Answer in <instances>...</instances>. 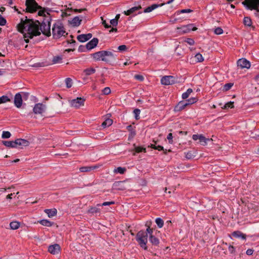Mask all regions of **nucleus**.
Here are the masks:
<instances>
[{
	"instance_id": "nucleus-1",
	"label": "nucleus",
	"mask_w": 259,
	"mask_h": 259,
	"mask_svg": "<svg viewBox=\"0 0 259 259\" xmlns=\"http://www.w3.org/2000/svg\"><path fill=\"white\" fill-rule=\"evenodd\" d=\"M50 18L46 19L40 25V22L33 19L28 18L27 16L20 19V22L17 25V30L23 34L26 43L29 42V39L39 36L42 33L47 36H50Z\"/></svg>"
},
{
	"instance_id": "nucleus-2",
	"label": "nucleus",
	"mask_w": 259,
	"mask_h": 259,
	"mask_svg": "<svg viewBox=\"0 0 259 259\" xmlns=\"http://www.w3.org/2000/svg\"><path fill=\"white\" fill-rule=\"evenodd\" d=\"M91 55L95 61H102L110 65H112V63L116 58V55L111 52L104 50L95 52Z\"/></svg>"
},
{
	"instance_id": "nucleus-3",
	"label": "nucleus",
	"mask_w": 259,
	"mask_h": 259,
	"mask_svg": "<svg viewBox=\"0 0 259 259\" xmlns=\"http://www.w3.org/2000/svg\"><path fill=\"white\" fill-rule=\"evenodd\" d=\"M136 240L141 248L145 250L148 249L146 245L148 242L147 233L143 230L139 231L136 234Z\"/></svg>"
},
{
	"instance_id": "nucleus-4",
	"label": "nucleus",
	"mask_w": 259,
	"mask_h": 259,
	"mask_svg": "<svg viewBox=\"0 0 259 259\" xmlns=\"http://www.w3.org/2000/svg\"><path fill=\"white\" fill-rule=\"evenodd\" d=\"M25 6L26 12L30 13H35L42 8V7L39 6L35 0H26Z\"/></svg>"
},
{
	"instance_id": "nucleus-5",
	"label": "nucleus",
	"mask_w": 259,
	"mask_h": 259,
	"mask_svg": "<svg viewBox=\"0 0 259 259\" xmlns=\"http://www.w3.org/2000/svg\"><path fill=\"white\" fill-rule=\"evenodd\" d=\"M64 27L62 23H55L52 28V33L54 38H59L65 33Z\"/></svg>"
},
{
	"instance_id": "nucleus-6",
	"label": "nucleus",
	"mask_w": 259,
	"mask_h": 259,
	"mask_svg": "<svg viewBox=\"0 0 259 259\" xmlns=\"http://www.w3.org/2000/svg\"><path fill=\"white\" fill-rule=\"evenodd\" d=\"M52 10L49 8H44L42 7L41 9H40V10L38 11L37 13V15L39 16H42L44 17L43 20L40 22V25L42 24L44 21L46 19L50 18V25H51L52 22V17L50 14V12H52Z\"/></svg>"
},
{
	"instance_id": "nucleus-7",
	"label": "nucleus",
	"mask_w": 259,
	"mask_h": 259,
	"mask_svg": "<svg viewBox=\"0 0 259 259\" xmlns=\"http://www.w3.org/2000/svg\"><path fill=\"white\" fill-rule=\"evenodd\" d=\"M160 81L162 84L168 85L176 83L177 79L174 76H164L161 78Z\"/></svg>"
},
{
	"instance_id": "nucleus-8",
	"label": "nucleus",
	"mask_w": 259,
	"mask_h": 259,
	"mask_svg": "<svg viewBox=\"0 0 259 259\" xmlns=\"http://www.w3.org/2000/svg\"><path fill=\"white\" fill-rule=\"evenodd\" d=\"M46 105L42 103H37L33 108V112L36 114H41L45 111Z\"/></svg>"
},
{
	"instance_id": "nucleus-9",
	"label": "nucleus",
	"mask_w": 259,
	"mask_h": 259,
	"mask_svg": "<svg viewBox=\"0 0 259 259\" xmlns=\"http://www.w3.org/2000/svg\"><path fill=\"white\" fill-rule=\"evenodd\" d=\"M85 99L81 97H77L76 99L71 101V105L75 108H79L81 106L84 105Z\"/></svg>"
},
{
	"instance_id": "nucleus-10",
	"label": "nucleus",
	"mask_w": 259,
	"mask_h": 259,
	"mask_svg": "<svg viewBox=\"0 0 259 259\" xmlns=\"http://www.w3.org/2000/svg\"><path fill=\"white\" fill-rule=\"evenodd\" d=\"M237 66L241 69H248L250 67V63L245 58H241L238 60Z\"/></svg>"
},
{
	"instance_id": "nucleus-11",
	"label": "nucleus",
	"mask_w": 259,
	"mask_h": 259,
	"mask_svg": "<svg viewBox=\"0 0 259 259\" xmlns=\"http://www.w3.org/2000/svg\"><path fill=\"white\" fill-rule=\"evenodd\" d=\"M192 139L194 141L198 140V143L203 146L207 144V141L209 140V139L205 138L202 135H193Z\"/></svg>"
},
{
	"instance_id": "nucleus-12",
	"label": "nucleus",
	"mask_w": 259,
	"mask_h": 259,
	"mask_svg": "<svg viewBox=\"0 0 259 259\" xmlns=\"http://www.w3.org/2000/svg\"><path fill=\"white\" fill-rule=\"evenodd\" d=\"M23 103V99L22 98L21 94L20 93H17L14 97V104L15 106L18 108H20L21 107Z\"/></svg>"
},
{
	"instance_id": "nucleus-13",
	"label": "nucleus",
	"mask_w": 259,
	"mask_h": 259,
	"mask_svg": "<svg viewBox=\"0 0 259 259\" xmlns=\"http://www.w3.org/2000/svg\"><path fill=\"white\" fill-rule=\"evenodd\" d=\"M15 147L17 148L18 146H28L30 143L29 142L25 139H17L14 141Z\"/></svg>"
},
{
	"instance_id": "nucleus-14",
	"label": "nucleus",
	"mask_w": 259,
	"mask_h": 259,
	"mask_svg": "<svg viewBox=\"0 0 259 259\" xmlns=\"http://www.w3.org/2000/svg\"><path fill=\"white\" fill-rule=\"evenodd\" d=\"M61 249L60 246L58 244L51 245L48 247V251L53 254H58Z\"/></svg>"
},
{
	"instance_id": "nucleus-15",
	"label": "nucleus",
	"mask_w": 259,
	"mask_h": 259,
	"mask_svg": "<svg viewBox=\"0 0 259 259\" xmlns=\"http://www.w3.org/2000/svg\"><path fill=\"white\" fill-rule=\"evenodd\" d=\"M188 106V103L186 101H182L179 102V103L175 106L174 108V111L179 112L184 110L187 106Z\"/></svg>"
},
{
	"instance_id": "nucleus-16",
	"label": "nucleus",
	"mask_w": 259,
	"mask_h": 259,
	"mask_svg": "<svg viewBox=\"0 0 259 259\" xmlns=\"http://www.w3.org/2000/svg\"><path fill=\"white\" fill-rule=\"evenodd\" d=\"M99 39L97 38H93L86 44V48L88 50H91L95 48L98 45Z\"/></svg>"
},
{
	"instance_id": "nucleus-17",
	"label": "nucleus",
	"mask_w": 259,
	"mask_h": 259,
	"mask_svg": "<svg viewBox=\"0 0 259 259\" xmlns=\"http://www.w3.org/2000/svg\"><path fill=\"white\" fill-rule=\"evenodd\" d=\"M92 34L89 33L88 34H82L79 35L77 36V39L79 41L83 42L89 40L90 38H92Z\"/></svg>"
},
{
	"instance_id": "nucleus-18",
	"label": "nucleus",
	"mask_w": 259,
	"mask_h": 259,
	"mask_svg": "<svg viewBox=\"0 0 259 259\" xmlns=\"http://www.w3.org/2000/svg\"><path fill=\"white\" fill-rule=\"evenodd\" d=\"M82 18H83L82 16H75L70 22V23L73 27H78L81 24V22L82 21V20H81Z\"/></svg>"
},
{
	"instance_id": "nucleus-19",
	"label": "nucleus",
	"mask_w": 259,
	"mask_h": 259,
	"mask_svg": "<svg viewBox=\"0 0 259 259\" xmlns=\"http://www.w3.org/2000/svg\"><path fill=\"white\" fill-rule=\"evenodd\" d=\"M125 181H116L113 183V186L118 190H125L126 188L123 185Z\"/></svg>"
},
{
	"instance_id": "nucleus-20",
	"label": "nucleus",
	"mask_w": 259,
	"mask_h": 259,
	"mask_svg": "<svg viewBox=\"0 0 259 259\" xmlns=\"http://www.w3.org/2000/svg\"><path fill=\"white\" fill-rule=\"evenodd\" d=\"M141 9H142V7L141 6L134 7L130 9L129 10H128L126 11H124L123 13L124 14V15H125L126 16H129Z\"/></svg>"
},
{
	"instance_id": "nucleus-21",
	"label": "nucleus",
	"mask_w": 259,
	"mask_h": 259,
	"mask_svg": "<svg viewBox=\"0 0 259 259\" xmlns=\"http://www.w3.org/2000/svg\"><path fill=\"white\" fill-rule=\"evenodd\" d=\"M44 211L48 214L49 218L53 217L56 215L57 213V210L56 208L46 209Z\"/></svg>"
},
{
	"instance_id": "nucleus-22",
	"label": "nucleus",
	"mask_w": 259,
	"mask_h": 259,
	"mask_svg": "<svg viewBox=\"0 0 259 259\" xmlns=\"http://www.w3.org/2000/svg\"><path fill=\"white\" fill-rule=\"evenodd\" d=\"M253 0H244L242 2V4L248 10H252V7Z\"/></svg>"
},
{
	"instance_id": "nucleus-23",
	"label": "nucleus",
	"mask_w": 259,
	"mask_h": 259,
	"mask_svg": "<svg viewBox=\"0 0 259 259\" xmlns=\"http://www.w3.org/2000/svg\"><path fill=\"white\" fill-rule=\"evenodd\" d=\"M99 166L97 165L82 166L79 168V170L81 172H89L93 170H94L95 169L97 168Z\"/></svg>"
},
{
	"instance_id": "nucleus-24",
	"label": "nucleus",
	"mask_w": 259,
	"mask_h": 259,
	"mask_svg": "<svg viewBox=\"0 0 259 259\" xmlns=\"http://www.w3.org/2000/svg\"><path fill=\"white\" fill-rule=\"evenodd\" d=\"M126 129L130 132L128 136V140L131 138H133L136 135V132L134 127L132 125H129L126 126Z\"/></svg>"
},
{
	"instance_id": "nucleus-25",
	"label": "nucleus",
	"mask_w": 259,
	"mask_h": 259,
	"mask_svg": "<svg viewBox=\"0 0 259 259\" xmlns=\"http://www.w3.org/2000/svg\"><path fill=\"white\" fill-rule=\"evenodd\" d=\"M134 148L131 150V152L135 151L136 153H139L141 152H146V149L145 148L141 146H137L136 144H134Z\"/></svg>"
},
{
	"instance_id": "nucleus-26",
	"label": "nucleus",
	"mask_w": 259,
	"mask_h": 259,
	"mask_svg": "<svg viewBox=\"0 0 259 259\" xmlns=\"http://www.w3.org/2000/svg\"><path fill=\"white\" fill-rule=\"evenodd\" d=\"M10 95V97H9L7 95H4L2 97H0V104L8 102H11V100L12 99V95Z\"/></svg>"
},
{
	"instance_id": "nucleus-27",
	"label": "nucleus",
	"mask_w": 259,
	"mask_h": 259,
	"mask_svg": "<svg viewBox=\"0 0 259 259\" xmlns=\"http://www.w3.org/2000/svg\"><path fill=\"white\" fill-rule=\"evenodd\" d=\"M149 241L153 245L158 246L159 244V240L154 235L149 236Z\"/></svg>"
},
{
	"instance_id": "nucleus-28",
	"label": "nucleus",
	"mask_w": 259,
	"mask_h": 259,
	"mask_svg": "<svg viewBox=\"0 0 259 259\" xmlns=\"http://www.w3.org/2000/svg\"><path fill=\"white\" fill-rule=\"evenodd\" d=\"M232 236L236 238H241V239L245 240L246 239L245 234L242 233L240 231H234L232 233Z\"/></svg>"
},
{
	"instance_id": "nucleus-29",
	"label": "nucleus",
	"mask_w": 259,
	"mask_h": 259,
	"mask_svg": "<svg viewBox=\"0 0 259 259\" xmlns=\"http://www.w3.org/2000/svg\"><path fill=\"white\" fill-rule=\"evenodd\" d=\"M41 225L47 227H51L54 224V222H52L48 220H41L38 222Z\"/></svg>"
},
{
	"instance_id": "nucleus-30",
	"label": "nucleus",
	"mask_w": 259,
	"mask_h": 259,
	"mask_svg": "<svg viewBox=\"0 0 259 259\" xmlns=\"http://www.w3.org/2000/svg\"><path fill=\"white\" fill-rule=\"evenodd\" d=\"M149 147H150L152 149H155V150H157L159 151H163V153L164 154H166L167 153V150L165 149L164 150L163 147L160 145H158V146H156L154 144H151L150 146H148Z\"/></svg>"
},
{
	"instance_id": "nucleus-31",
	"label": "nucleus",
	"mask_w": 259,
	"mask_h": 259,
	"mask_svg": "<svg viewBox=\"0 0 259 259\" xmlns=\"http://www.w3.org/2000/svg\"><path fill=\"white\" fill-rule=\"evenodd\" d=\"M2 143L7 147L9 148H15L14 141H2Z\"/></svg>"
},
{
	"instance_id": "nucleus-32",
	"label": "nucleus",
	"mask_w": 259,
	"mask_h": 259,
	"mask_svg": "<svg viewBox=\"0 0 259 259\" xmlns=\"http://www.w3.org/2000/svg\"><path fill=\"white\" fill-rule=\"evenodd\" d=\"M113 123V121L111 119L107 118L101 124V126L103 128L110 126Z\"/></svg>"
},
{
	"instance_id": "nucleus-33",
	"label": "nucleus",
	"mask_w": 259,
	"mask_h": 259,
	"mask_svg": "<svg viewBox=\"0 0 259 259\" xmlns=\"http://www.w3.org/2000/svg\"><path fill=\"white\" fill-rule=\"evenodd\" d=\"M96 72V69L94 68H88L84 70L83 72L86 75H90Z\"/></svg>"
},
{
	"instance_id": "nucleus-34",
	"label": "nucleus",
	"mask_w": 259,
	"mask_h": 259,
	"mask_svg": "<svg viewBox=\"0 0 259 259\" xmlns=\"http://www.w3.org/2000/svg\"><path fill=\"white\" fill-rule=\"evenodd\" d=\"M11 229L13 230H16L20 227V223L17 221L12 222L10 224Z\"/></svg>"
},
{
	"instance_id": "nucleus-35",
	"label": "nucleus",
	"mask_w": 259,
	"mask_h": 259,
	"mask_svg": "<svg viewBox=\"0 0 259 259\" xmlns=\"http://www.w3.org/2000/svg\"><path fill=\"white\" fill-rule=\"evenodd\" d=\"M243 24L247 26L252 25V21L249 17H245L243 19Z\"/></svg>"
},
{
	"instance_id": "nucleus-36",
	"label": "nucleus",
	"mask_w": 259,
	"mask_h": 259,
	"mask_svg": "<svg viewBox=\"0 0 259 259\" xmlns=\"http://www.w3.org/2000/svg\"><path fill=\"white\" fill-rule=\"evenodd\" d=\"M126 170V169L125 167H118L117 168H115L113 171L116 174L119 173L120 174H124Z\"/></svg>"
},
{
	"instance_id": "nucleus-37",
	"label": "nucleus",
	"mask_w": 259,
	"mask_h": 259,
	"mask_svg": "<svg viewBox=\"0 0 259 259\" xmlns=\"http://www.w3.org/2000/svg\"><path fill=\"white\" fill-rule=\"evenodd\" d=\"M193 10L190 9H182L176 12L175 15L178 16L182 13H191L192 12Z\"/></svg>"
},
{
	"instance_id": "nucleus-38",
	"label": "nucleus",
	"mask_w": 259,
	"mask_h": 259,
	"mask_svg": "<svg viewBox=\"0 0 259 259\" xmlns=\"http://www.w3.org/2000/svg\"><path fill=\"white\" fill-rule=\"evenodd\" d=\"M100 209L97 207H92L88 210V212L92 214L100 213Z\"/></svg>"
},
{
	"instance_id": "nucleus-39",
	"label": "nucleus",
	"mask_w": 259,
	"mask_h": 259,
	"mask_svg": "<svg viewBox=\"0 0 259 259\" xmlns=\"http://www.w3.org/2000/svg\"><path fill=\"white\" fill-rule=\"evenodd\" d=\"M252 7V10H254L256 11V12H259V0H253Z\"/></svg>"
},
{
	"instance_id": "nucleus-40",
	"label": "nucleus",
	"mask_w": 259,
	"mask_h": 259,
	"mask_svg": "<svg viewBox=\"0 0 259 259\" xmlns=\"http://www.w3.org/2000/svg\"><path fill=\"white\" fill-rule=\"evenodd\" d=\"M155 223L159 228H161L164 225V222L162 219L157 218L155 220Z\"/></svg>"
},
{
	"instance_id": "nucleus-41",
	"label": "nucleus",
	"mask_w": 259,
	"mask_h": 259,
	"mask_svg": "<svg viewBox=\"0 0 259 259\" xmlns=\"http://www.w3.org/2000/svg\"><path fill=\"white\" fill-rule=\"evenodd\" d=\"M192 92V89L190 88L188 89L186 92L183 93L182 95V98L183 99H186L187 98H188V97Z\"/></svg>"
},
{
	"instance_id": "nucleus-42",
	"label": "nucleus",
	"mask_w": 259,
	"mask_h": 259,
	"mask_svg": "<svg viewBox=\"0 0 259 259\" xmlns=\"http://www.w3.org/2000/svg\"><path fill=\"white\" fill-rule=\"evenodd\" d=\"M62 60V57L61 56H54L52 60L53 64L61 63Z\"/></svg>"
},
{
	"instance_id": "nucleus-43",
	"label": "nucleus",
	"mask_w": 259,
	"mask_h": 259,
	"mask_svg": "<svg viewBox=\"0 0 259 259\" xmlns=\"http://www.w3.org/2000/svg\"><path fill=\"white\" fill-rule=\"evenodd\" d=\"M213 31H214V34H217V35H220L223 33V30L220 27H216L215 26Z\"/></svg>"
},
{
	"instance_id": "nucleus-44",
	"label": "nucleus",
	"mask_w": 259,
	"mask_h": 259,
	"mask_svg": "<svg viewBox=\"0 0 259 259\" xmlns=\"http://www.w3.org/2000/svg\"><path fill=\"white\" fill-rule=\"evenodd\" d=\"M11 136V134L9 131H4L2 135V138L8 139Z\"/></svg>"
},
{
	"instance_id": "nucleus-45",
	"label": "nucleus",
	"mask_w": 259,
	"mask_h": 259,
	"mask_svg": "<svg viewBox=\"0 0 259 259\" xmlns=\"http://www.w3.org/2000/svg\"><path fill=\"white\" fill-rule=\"evenodd\" d=\"M65 83L67 88H70L72 85V80L70 78H66L65 79Z\"/></svg>"
},
{
	"instance_id": "nucleus-46",
	"label": "nucleus",
	"mask_w": 259,
	"mask_h": 259,
	"mask_svg": "<svg viewBox=\"0 0 259 259\" xmlns=\"http://www.w3.org/2000/svg\"><path fill=\"white\" fill-rule=\"evenodd\" d=\"M233 85V83L229 82L225 84L223 87V90L225 91H229Z\"/></svg>"
},
{
	"instance_id": "nucleus-47",
	"label": "nucleus",
	"mask_w": 259,
	"mask_h": 259,
	"mask_svg": "<svg viewBox=\"0 0 259 259\" xmlns=\"http://www.w3.org/2000/svg\"><path fill=\"white\" fill-rule=\"evenodd\" d=\"M68 10L69 11L73 12L74 13H81L84 11H86L87 9L85 8L77 9H73V8H69Z\"/></svg>"
},
{
	"instance_id": "nucleus-48",
	"label": "nucleus",
	"mask_w": 259,
	"mask_h": 259,
	"mask_svg": "<svg viewBox=\"0 0 259 259\" xmlns=\"http://www.w3.org/2000/svg\"><path fill=\"white\" fill-rule=\"evenodd\" d=\"M141 111L139 109H135L134 110V113L135 115V118L136 120H138L140 119V114Z\"/></svg>"
},
{
	"instance_id": "nucleus-49",
	"label": "nucleus",
	"mask_w": 259,
	"mask_h": 259,
	"mask_svg": "<svg viewBox=\"0 0 259 259\" xmlns=\"http://www.w3.org/2000/svg\"><path fill=\"white\" fill-rule=\"evenodd\" d=\"M195 58L197 62H202L203 60V58L201 54L200 53H197L195 56Z\"/></svg>"
},
{
	"instance_id": "nucleus-50",
	"label": "nucleus",
	"mask_w": 259,
	"mask_h": 259,
	"mask_svg": "<svg viewBox=\"0 0 259 259\" xmlns=\"http://www.w3.org/2000/svg\"><path fill=\"white\" fill-rule=\"evenodd\" d=\"M186 102L188 103V106L196 103L197 101V99L196 98H191L189 99L186 100Z\"/></svg>"
},
{
	"instance_id": "nucleus-51",
	"label": "nucleus",
	"mask_w": 259,
	"mask_h": 259,
	"mask_svg": "<svg viewBox=\"0 0 259 259\" xmlns=\"http://www.w3.org/2000/svg\"><path fill=\"white\" fill-rule=\"evenodd\" d=\"M154 229L155 228H147L146 230L145 231V232H146L147 233V236H148L149 235V237L151 235H153V233Z\"/></svg>"
},
{
	"instance_id": "nucleus-52",
	"label": "nucleus",
	"mask_w": 259,
	"mask_h": 259,
	"mask_svg": "<svg viewBox=\"0 0 259 259\" xmlns=\"http://www.w3.org/2000/svg\"><path fill=\"white\" fill-rule=\"evenodd\" d=\"M234 107V102H229L225 104L224 106V109L233 108Z\"/></svg>"
},
{
	"instance_id": "nucleus-53",
	"label": "nucleus",
	"mask_w": 259,
	"mask_h": 259,
	"mask_svg": "<svg viewBox=\"0 0 259 259\" xmlns=\"http://www.w3.org/2000/svg\"><path fill=\"white\" fill-rule=\"evenodd\" d=\"M20 93V94H21L22 98L23 100H27L28 99L29 96V93L24 92H21Z\"/></svg>"
},
{
	"instance_id": "nucleus-54",
	"label": "nucleus",
	"mask_w": 259,
	"mask_h": 259,
	"mask_svg": "<svg viewBox=\"0 0 259 259\" xmlns=\"http://www.w3.org/2000/svg\"><path fill=\"white\" fill-rule=\"evenodd\" d=\"M164 5H165V3H161L160 4H154L150 6H151L152 10L153 11V10L156 9V8H158L159 7L163 6Z\"/></svg>"
},
{
	"instance_id": "nucleus-55",
	"label": "nucleus",
	"mask_w": 259,
	"mask_h": 259,
	"mask_svg": "<svg viewBox=\"0 0 259 259\" xmlns=\"http://www.w3.org/2000/svg\"><path fill=\"white\" fill-rule=\"evenodd\" d=\"M111 93V90L109 87H106L102 90V94L105 95H108Z\"/></svg>"
},
{
	"instance_id": "nucleus-56",
	"label": "nucleus",
	"mask_w": 259,
	"mask_h": 259,
	"mask_svg": "<svg viewBox=\"0 0 259 259\" xmlns=\"http://www.w3.org/2000/svg\"><path fill=\"white\" fill-rule=\"evenodd\" d=\"M186 26L188 28L189 32H190L191 30L195 31L197 29L195 26H194V24H190Z\"/></svg>"
},
{
	"instance_id": "nucleus-57",
	"label": "nucleus",
	"mask_w": 259,
	"mask_h": 259,
	"mask_svg": "<svg viewBox=\"0 0 259 259\" xmlns=\"http://www.w3.org/2000/svg\"><path fill=\"white\" fill-rule=\"evenodd\" d=\"M7 23L6 19L0 15V26H5Z\"/></svg>"
},
{
	"instance_id": "nucleus-58",
	"label": "nucleus",
	"mask_w": 259,
	"mask_h": 259,
	"mask_svg": "<svg viewBox=\"0 0 259 259\" xmlns=\"http://www.w3.org/2000/svg\"><path fill=\"white\" fill-rule=\"evenodd\" d=\"M185 42L188 43L189 45L192 46L194 44L195 41L193 39L191 38H187L185 40Z\"/></svg>"
},
{
	"instance_id": "nucleus-59",
	"label": "nucleus",
	"mask_w": 259,
	"mask_h": 259,
	"mask_svg": "<svg viewBox=\"0 0 259 259\" xmlns=\"http://www.w3.org/2000/svg\"><path fill=\"white\" fill-rule=\"evenodd\" d=\"M87 50H88L86 48V46H84L83 45H80L79 46L78 49V51L79 52H86Z\"/></svg>"
},
{
	"instance_id": "nucleus-60",
	"label": "nucleus",
	"mask_w": 259,
	"mask_h": 259,
	"mask_svg": "<svg viewBox=\"0 0 259 259\" xmlns=\"http://www.w3.org/2000/svg\"><path fill=\"white\" fill-rule=\"evenodd\" d=\"M117 49L119 51L123 52V51H125L127 49V47L124 45H120V46H118Z\"/></svg>"
},
{
	"instance_id": "nucleus-61",
	"label": "nucleus",
	"mask_w": 259,
	"mask_h": 259,
	"mask_svg": "<svg viewBox=\"0 0 259 259\" xmlns=\"http://www.w3.org/2000/svg\"><path fill=\"white\" fill-rule=\"evenodd\" d=\"M180 29L181 30V31L184 33H188L189 32V30L188 29V28L187 27L186 25L185 26H183V27H182L181 28H180Z\"/></svg>"
},
{
	"instance_id": "nucleus-62",
	"label": "nucleus",
	"mask_w": 259,
	"mask_h": 259,
	"mask_svg": "<svg viewBox=\"0 0 259 259\" xmlns=\"http://www.w3.org/2000/svg\"><path fill=\"white\" fill-rule=\"evenodd\" d=\"M110 23L113 26H116L118 24V22L117 21L116 19H111L110 21Z\"/></svg>"
},
{
	"instance_id": "nucleus-63",
	"label": "nucleus",
	"mask_w": 259,
	"mask_h": 259,
	"mask_svg": "<svg viewBox=\"0 0 259 259\" xmlns=\"http://www.w3.org/2000/svg\"><path fill=\"white\" fill-rule=\"evenodd\" d=\"M172 134L171 133H169L167 136V139L168 140L169 143L171 144L172 143Z\"/></svg>"
},
{
	"instance_id": "nucleus-64",
	"label": "nucleus",
	"mask_w": 259,
	"mask_h": 259,
	"mask_svg": "<svg viewBox=\"0 0 259 259\" xmlns=\"http://www.w3.org/2000/svg\"><path fill=\"white\" fill-rule=\"evenodd\" d=\"M135 78H136V79H138L140 81H143L144 79V77L142 75H139V74L135 75Z\"/></svg>"
}]
</instances>
